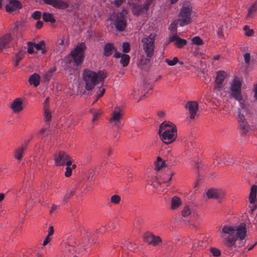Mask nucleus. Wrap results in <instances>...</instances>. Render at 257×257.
<instances>
[{
	"label": "nucleus",
	"instance_id": "obj_8",
	"mask_svg": "<svg viewBox=\"0 0 257 257\" xmlns=\"http://www.w3.org/2000/svg\"><path fill=\"white\" fill-rule=\"evenodd\" d=\"M132 13L134 15L139 16L145 14L149 10L150 3H133L131 5Z\"/></svg>",
	"mask_w": 257,
	"mask_h": 257
},
{
	"label": "nucleus",
	"instance_id": "obj_23",
	"mask_svg": "<svg viewBox=\"0 0 257 257\" xmlns=\"http://www.w3.org/2000/svg\"><path fill=\"white\" fill-rule=\"evenodd\" d=\"M40 81V76L34 73L32 74L29 79V82L31 85H33L35 87H37L39 85Z\"/></svg>",
	"mask_w": 257,
	"mask_h": 257
},
{
	"label": "nucleus",
	"instance_id": "obj_9",
	"mask_svg": "<svg viewBox=\"0 0 257 257\" xmlns=\"http://www.w3.org/2000/svg\"><path fill=\"white\" fill-rule=\"evenodd\" d=\"M241 82L236 79H234L231 84L230 91L231 96L236 100L240 101L242 100L241 94Z\"/></svg>",
	"mask_w": 257,
	"mask_h": 257
},
{
	"label": "nucleus",
	"instance_id": "obj_4",
	"mask_svg": "<svg viewBox=\"0 0 257 257\" xmlns=\"http://www.w3.org/2000/svg\"><path fill=\"white\" fill-rule=\"evenodd\" d=\"M157 35L151 33L149 36H145L142 40V47L147 57L150 60L154 54L155 42Z\"/></svg>",
	"mask_w": 257,
	"mask_h": 257
},
{
	"label": "nucleus",
	"instance_id": "obj_17",
	"mask_svg": "<svg viewBox=\"0 0 257 257\" xmlns=\"http://www.w3.org/2000/svg\"><path fill=\"white\" fill-rule=\"evenodd\" d=\"M23 100L21 98H16L11 104V108L15 113H18L23 109Z\"/></svg>",
	"mask_w": 257,
	"mask_h": 257
},
{
	"label": "nucleus",
	"instance_id": "obj_38",
	"mask_svg": "<svg viewBox=\"0 0 257 257\" xmlns=\"http://www.w3.org/2000/svg\"><path fill=\"white\" fill-rule=\"evenodd\" d=\"M179 61L177 57H174L172 60L166 59L165 62L170 66H174Z\"/></svg>",
	"mask_w": 257,
	"mask_h": 257
},
{
	"label": "nucleus",
	"instance_id": "obj_31",
	"mask_svg": "<svg viewBox=\"0 0 257 257\" xmlns=\"http://www.w3.org/2000/svg\"><path fill=\"white\" fill-rule=\"evenodd\" d=\"M25 149V147H21L18 148L15 153V157L18 160H21L23 157L24 151Z\"/></svg>",
	"mask_w": 257,
	"mask_h": 257
},
{
	"label": "nucleus",
	"instance_id": "obj_43",
	"mask_svg": "<svg viewBox=\"0 0 257 257\" xmlns=\"http://www.w3.org/2000/svg\"><path fill=\"white\" fill-rule=\"evenodd\" d=\"M49 134V131L47 130V128L45 127L42 128L39 132V135L42 137H44L47 136H48Z\"/></svg>",
	"mask_w": 257,
	"mask_h": 257
},
{
	"label": "nucleus",
	"instance_id": "obj_27",
	"mask_svg": "<svg viewBox=\"0 0 257 257\" xmlns=\"http://www.w3.org/2000/svg\"><path fill=\"white\" fill-rule=\"evenodd\" d=\"M23 52L22 51L20 50L15 55L14 58V65L15 66H17L19 65V62L23 58Z\"/></svg>",
	"mask_w": 257,
	"mask_h": 257
},
{
	"label": "nucleus",
	"instance_id": "obj_45",
	"mask_svg": "<svg viewBox=\"0 0 257 257\" xmlns=\"http://www.w3.org/2000/svg\"><path fill=\"white\" fill-rule=\"evenodd\" d=\"M203 242L202 241H195L193 244L192 249L193 250H196L197 249V248L201 247L202 246V244Z\"/></svg>",
	"mask_w": 257,
	"mask_h": 257
},
{
	"label": "nucleus",
	"instance_id": "obj_51",
	"mask_svg": "<svg viewBox=\"0 0 257 257\" xmlns=\"http://www.w3.org/2000/svg\"><path fill=\"white\" fill-rule=\"evenodd\" d=\"M28 53L29 54H32L34 52V48L32 45V43L31 42L28 43Z\"/></svg>",
	"mask_w": 257,
	"mask_h": 257
},
{
	"label": "nucleus",
	"instance_id": "obj_59",
	"mask_svg": "<svg viewBox=\"0 0 257 257\" xmlns=\"http://www.w3.org/2000/svg\"><path fill=\"white\" fill-rule=\"evenodd\" d=\"M57 208V206L55 205H53L51 207V210H50V213H52L53 211L55 210Z\"/></svg>",
	"mask_w": 257,
	"mask_h": 257
},
{
	"label": "nucleus",
	"instance_id": "obj_46",
	"mask_svg": "<svg viewBox=\"0 0 257 257\" xmlns=\"http://www.w3.org/2000/svg\"><path fill=\"white\" fill-rule=\"evenodd\" d=\"M101 111L100 110H98L97 111H94L93 112V118L92 121H94L97 119L99 116L101 114Z\"/></svg>",
	"mask_w": 257,
	"mask_h": 257
},
{
	"label": "nucleus",
	"instance_id": "obj_33",
	"mask_svg": "<svg viewBox=\"0 0 257 257\" xmlns=\"http://www.w3.org/2000/svg\"><path fill=\"white\" fill-rule=\"evenodd\" d=\"M51 112L48 109V106L45 104L44 105V120L45 121H49L51 120Z\"/></svg>",
	"mask_w": 257,
	"mask_h": 257
},
{
	"label": "nucleus",
	"instance_id": "obj_57",
	"mask_svg": "<svg viewBox=\"0 0 257 257\" xmlns=\"http://www.w3.org/2000/svg\"><path fill=\"white\" fill-rule=\"evenodd\" d=\"M115 52V53L113 55V57L114 58H121V56L122 54H121L119 52H117L116 51H114Z\"/></svg>",
	"mask_w": 257,
	"mask_h": 257
},
{
	"label": "nucleus",
	"instance_id": "obj_29",
	"mask_svg": "<svg viewBox=\"0 0 257 257\" xmlns=\"http://www.w3.org/2000/svg\"><path fill=\"white\" fill-rule=\"evenodd\" d=\"M130 57L127 54H122L120 60V63L123 67H126L129 63Z\"/></svg>",
	"mask_w": 257,
	"mask_h": 257
},
{
	"label": "nucleus",
	"instance_id": "obj_16",
	"mask_svg": "<svg viewBox=\"0 0 257 257\" xmlns=\"http://www.w3.org/2000/svg\"><path fill=\"white\" fill-rule=\"evenodd\" d=\"M22 4L18 0H10L6 6V10L8 12H13L21 9Z\"/></svg>",
	"mask_w": 257,
	"mask_h": 257
},
{
	"label": "nucleus",
	"instance_id": "obj_52",
	"mask_svg": "<svg viewBox=\"0 0 257 257\" xmlns=\"http://www.w3.org/2000/svg\"><path fill=\"white\" fill-rule=\"evenodd\" d=\"M125 0H114L113 4L116 7H119Z\"/></svg>",
	"mask_w": 257,
	"mask_h": 257
},
{
	"label": "nucleus",
	"instance_id": "obj_36",
	"mask_svg": "<svg viewBox=\"0 0 257 257\" xmlns=\"http://www.w3.org/2000/svg\"><path fill=\"white\" fill-rule=\"evenodd\" d=\"M191 41L193 44H195L196 45L200 46L203 44V41L198 36H195V37H193Z\"/></svg>",
	"mask_w": 257,
	"mask_h": 257
},
{
	"label": "nucleus",
	"instance_id": "obj_62",
	"mask_svg": "<svg viewBox=\"0 0 257 257\" xmlns=\"http://www.w3.org/2000/svg\"><path fill=\"white\" fill-rule=\"evenodd\" d=\"M5 198V194L4 193H0V202L2 201Z\"/></svg>",
	"mask_w": 257,
	"mask_h": 257
},
{
	"label": "nucleus",
	"instance_id": "obj_63",
	"mask_svg": "<svg viewBox=\"0 0 257 257\" xmlns=\"http://www.w3.org/2000/svg\"><path fill=\"white\" fill-rule=\"evenodd\" d=\"M220 58V55H217L213 57V60H218Z\"/></svg>",
	"mask_w": 257,
	"mask_h": 257
},
{
	"label": "nucleus",
	"instance_id": "obj_53",
	"mask_svg": "<svg viewBox=\"0 0 257 257\" xmlns=\"http://www.w3.org/2000/svg\"><path fill=\"white\" fill-rule=\"evenodd\" d=\"M105 92V89L104 88H102L101 90H100V93L98 94L97 95V99L95 100L93 103H94L95 102H96V101L98 99H99L100 97H101V96H102V95L104 94Z\"/></svg>",
	"mask_w": 257,
	"mask_h": 257
},
{
	"label": "nucleus",
	"instance_id": "obj_37",
	"mask_svg": "<svg viewBox=\"0 0 257 257\" xmlns=\"http://www.w3.org/2000/svg\"><path fill=\"white\" fill-rule=\"evenodd\" d=\"M191 214V210L189 207L188 206L186 205L185 206L182 211V216L184 217H187Z\"/></svg>",
	"mask_w": 257,
	"mask_h": 257
},
{
	"label": "nucleus",
	"instance_id": "obj_35",
	"mask_svg": "<svg viewBox=\"0 0 257 257\" xmlns=\"http://www.w3.org/2000/svg\"><path fill=\"white\" fill-rule=\"evenodd\" d=\"M165 166V162L162 160V158L160 157H158L156 164V167L157 169L158 170H159Z\"/></svg>",
	"mask_w": 257,
	"mask_h": 257
},
{
	"label": "nucleus",
	"instance_id": "obj_61",
	"mask_svg": "<svg viewBox=\"0 0 257 257\" xmlns=\"http://www.w3.org/2000/svg\"><path fill=\"white\" fill-rule=\"evenodd\" d=\"M217 34L220 37L223 34V32H222V31L221 29H219L218 31H217Z\"/></svg>",
	"mask_w": 257,
	"mask_h": 257
},
{
	"label": "nucleus",
	"instance_id": "obj_12",
	"mask_svg": "<svg viewBox=\"0 0 257 257\" xmlns=\"http://www.w3.org/2000/svg\"><path fill=\"white\" fill-rule=\"evenodd\" d=\"M144 240L148 244L153 246L159 245L162 239L159 236H156L151 232H146L144 235Z\"/></svg>",
	"mask_w": 257,
	"mask_h": 257
},
{
	"label": "nucleus",
	"instance_id": "obj_18",
	"mask_svg": "<svg viewBox=\"0 0 257 257\" xmlns=\"http://www.w3.org/2000/svg\"><path fill=\"white\" fill-rule=\"evenodd\" d=\"M223 193L221 190L210 189L206 192L208 198H220L223 196Z\"/></svg>",
	"mask_w": 257,
	"mask_h": 257
},
{
	"label": "nucleus",
	"instance_id": "obj_28",
	"mask_svg": "<svg viewBox=\"0 0 257 257\" xmlns=\"http://www.w3.org/2000/svg\"><path fill=\"white\" fill-rule=\"evenodd\" d=\"M173 175L174 173H172L171 170H168L167 174L162 176L161 177V180H162L163 183H168L169 181L171 180Z\"/></svg>",
	"mask_w": 257,
	"mask_h": 257
},
{
	"label": "nucleus",
	"instance_id": "obj_49",
	"mask_svg": "<svg viewBox=\"0 0 257 257\" xmlns=\"http://www.w3.org/2000/svg\"><path fill=\"white\" fill-rule=\"evenodd\" d=\"M244 59L246 64H249L250 61V54L248 53H245L244 55Z\"/></svg>",
	"mask_w": 257,
	"mask_h": 257
},
{
	"label": "nucleus",
	"instance_id": "obj_54",
	"mask_svg": "<svg viewBox=\"0 0 257 257\" xmlns=\"http://www.w3.org/2000/svg\"><path fill=\"white\" fill-rule=\"evenodd\" d=\"M54 233V228H53V227L52 226H50L49 227V229H48V234L47 235L50 236H51Z\"/></svg>",
	"mask_w": 257,
	"mask_h": 257
},
{
	"label": "nucleus",
	"instance_id": "obj_6",
	"mask_svg": "<svg viewBox=\"0 0 257 257\" xmlns=\"http://www.w3.org/2000/svg\"><path fill=\"white\" fill-rule=\"evenodd\" d=\"M86 49L84 43H79L76 47L71 51L70 55L76 65H81L84 59V51Z\"/></svg>",
	"mask_w": 257,
	"mask_h": 257
},
{
	"label": "nucleus",
	"instance_id": "obj_44",
	"mask_svg": "<svg viewBox=\"0 0 257 257\" xmlns=\"http://www.w3.org/2000/svg\"><path fill=\"white\" fill-rule=\"evenodd\" d=\"M75 191L73 190H71L69 192H68L63 197V200L66 201L73 196L74 194Z\"/></svg>",
	"mask_w": 257,
	"mask_h": 257
},
{
	"label": "nucleus",
	"instance_id": "obj_11",
	"mask_svg": "<svg viewBox=\"0 0 257 257\" xmlns=\"http://www.w3.org/2000/svg\"><path fill=\"white\" fill-rule=\"evenodd\" d=\"M55 164L56 166L66 165L67 161L71 160V157L64 151H59L54 155Z\"/></svg>",
	"mask_w": 257,
	"mask_h": 257
},
{
	"label": "nucleus",
	"instance_id": "obj_30",
	"mask_svg": "<svg viewBox=\"0 0 257 257\" xmlns=\"http://www.w3.org/2000/svg\"><path fill=\"white\" fill-rule=\"evenodd\" d=\"M257 10V3H254L248 10L247 17L248 18L252 17L253 14L256 12Z\"/></svg>",
	"mask_w": 257,
	"mask_h": 257
},
{
	"label": "nucleus",
	"instance_id": "obj_13",
	"mask_svg": "<svg viewBox=\"0 0 257 257\" xmlns=\"http://www.w3.org/2000/svg\"><path fill=\"white\" fill-rule=\"evenodd\" d=\"M44 4L50 5L53 7L58 9H67L69 5L67 2L61 0H42Z\"/></svg>",
	"mask_w": 257,
	"mask_h": 257
},
{
	"label": "nucleus",
	"instance_id": "obj_22",
	"mask_svg": "<svg viewBox=\"0 0 257 257\" xmlns=\"http://www.w3.org/2000/svg\"><path fill=\"white\" fill-rule=\"evenodd\" d=\"M121 116L120 113V110L118 108H116L113 111L112 117L110 118V122H114L115 124H117L119 122Z\"/></svg>",
	"mask_w": 257,
	"mask_h": 257
},
{
	"label": "nucleus",
	"instance_id": "obj_60",
	"mask_svg": "<svg viewBox=\"0 0 257 257\" xmlns=\"http://www.w3.org/2000/svg\"><path fill=\"white\" fill-rule=\"evenodd\" d=\"M257 244V242H255L253 245H251L250 246L248 247L247 248V250L248 251H250L253 249V248L254 247V246Z\"/></svg>",
	"mask_w": 257,
	"mask_h": 257
},
{
	"label": "nucleus",
	"instance_id": "obj_21",
	"mask_svg": "<svg viewBox=\"0 0 257 257\" xmlns=\"http://www.w3.org/2000/svg\"><path fill=\"white\" fill-rule=\"evenodd\" d=\"M257 186L253 185L251 186L249 194V202L251 204H254L256 201Z\"/></svg>",
	"mask_w": 257,
	"mask_h": 257
},
{
	"label": "nucleus",
	"instance_id": "obj_50",
	"mask_svg": "<svg viewBox=\"0 0 257 257\" xmlns=\"http://www.w3.org/2000/svg\"><path fill=\"white\" fill-rule=\"evenodd\" d=\"M52 76V71H48L44 76L45 80L49 81Z\"/></svg>",
	"mask_w": 257,
	"mask_h": 257
},
{
	"label": "nucleus",
	"instance_id": "obj_24",
	"mask_svg": "<svg viewBox=\"0 0 257 257\" xmlns=\"http://www.w3.org/2000/svg\"><path fill=\"white\" fill-rule=\"evenodd\" d=\"M11 40V37L10 34H7L4 37L0 38V50H2L3 48L9 44Z\"/></svg>",
	"mask_w": 257,
	"mask_h": 257
},
{
	"label": "nucleus",
	"instance_id": "obj_64",
	"mask_svg": "<svg viewBox=\"0 0 257 257\" xmlns=\"http://www.w3.org/2000/svg\"><path fill=\"white\" fill-rule=\"evenodd\" d=\"M158 115L160 116V117H162V116H163L164 115V113L163 112H159V113H158Z\"/></svg>",
	"mask_w": 257,
	"mask_h": 257
},
{
	"label": "nucleus",
	"instance_id": "obj_58",
	"mask_svg": "<svg viewBox=\"0 0 257 257\" xmlns=\"http://www.w3.org/2000/svg\"><path fill=\"white\" fill-rule=\"evenodd\" d=\"M254 96L256 100H257V83L254 88Z\"/></svg>",
	"mask_w": 257,
	"mask_h": 257
},
{
	"label": "nucleus",
	"instance_id": "obj_5",
	"mask_svg": "<svg viewBox=\"0 0 257 257\" xmlns=\"http://www.w3.org/2000/svg\"><path fill=\"white\" fill-rule=\"evenodd\" d=\"M128 18L127 12L125 9H122L114 15L112 21L117 30L121 32L125 30Z\"/></svg>",
	"mask_w": 257,
	"mask_h": 257
},
{
	"label": "nucleus",
	"instance_id": "obj_20",
	"mask_svg": "<svg viewBox=\"0 0 257 257\" xmlns=\"http://www.w3.org/2000/svg\"><path fill=\"white\" fill-rule=\"evenodd\" d=\"M170 41L175 42V45L178 48H182L187 44L186 40L181 39L176 35L170 37Z\"/></svg>",
	"mask_w": 257,
	"mask_h": 257
},
{
	"label": "nucleus",
	"instance_id": "obj_26",
	"mask_svg": "<svg viewBox=\"0 0 257 257\" xmlns=\"http://www.w3.org/2000/svg\"><path fill=\"white\" fill-rule=\"evenodd\" d=\"M42 18L44 21L46 22H50L51 23H54L56 20L54 18L52 14L44 12L42 15Z\"/></svg>",
	"mask_w": 257,
	"mask_h": 257
},
{
	"label": "nucleus",
	"instance_id": "obj_2",
	"mask_svg": "<svg viewBox=\"0 0 257 257\" xmlns=\"http://www.w3.org/2000/svg\"><path fill=\"white\" fill-rule=\"evenodd\" d=\"M106 77V74L101 71L96 73L89 69L84 70L83 73V80L85 84L86 89L92 90L97 84L102 83Z\"/></svg>",
	"mask_w": 257,
	"mask_h": 257
},
{
	"label": "nucleus",
	"instance_id": "obj_25",
	"mask_svg": "<svg viewBox=\"0 0 257 257\" xmlns=\"http://www.w3.org/2000/svg\"><path fill=\"white\" fill-rule=\"evenodd\" d=\"M182 204V201L178 197L175 196L171 199V208L176 209L178 208Z\"/></svg>",
	"mask_w": 257,
	"mask_h": 257
},
{
	"label": "nucleus",
	"instance_id": "obj_40",
	"mask_svg": "<svg viewBox=\"0 0 257 257\" xmlns=\"http://www.w3.org/2000/svg\"><path fill=\"white\" fill-rule=\"evenodd\" d=\"M210 252L212 253L213 256H219L221 254V251L219 249L215 248V247H211L210 248Z\"/></svg>",
	"mask_w": 257,
	"mask_h": 257
},
{
	"label": "nucleus",
	"instance_id": "obj_32",
	"mask_svg": "<svg viewBox=\"0 0 257 257\" xmlns=\"http://www.w3.org/2000/svg\"><path fill=\"white\" fill-rule=\"evenodd\" d=\"M76 242L73 241H69L68 244L66 247V251H69L70 253H72L74 251H76V248L75 247Z\"/></svg>",
	"mask_w": 257,
	"mask_h": 257
},
{
	"label": "nucleus",
	"instance_id": "obj_19",
	"mask_svg": "<svg viewBox=\"0 0 257 257\" xmlns=\"http://www.w3.org/2000/svg\"><path fill=\"white\" fill-rule=\"evenodd\" d=\"M116 51V48L113 44L108 43L104 45L103 47V55L105 57H109L111 56L114 51Z\"/></svg>",
	"mask_w": 257,
	"mask_h": 257
},
{
	"label": "nucleus",
	"instance_id": "obj_10",
	"mask_svg": "<svg viewBox=\"0 0 257 257\" xmlns=\"http://www.w3.org/2000/svg\"><path fill=\"white\" fill-rule=\"evenodd\" d=\"M226 76V73L223 71H219L217 73V75L215 80V85L214 91L216 93L220 92L223 87V82Z\"/></svg>",
	"mask_w": 257,
	"mask_h": 257
},
{
	"label": "nucleus",
	"instance_id": "obj_48",
	"mask_svg": "<svg viewBox=\"0 0 257 257\" xmlns=\"http://www.w3.org/2000/svg\"><path fill=\"white\" fill-rule=\"evenodd\" d=\"M44 46V43L43 42L34 44V47L37 50H42Z\"/></svg>",
	"mask_w": 257,
	"mask_h": 257
},
{
	"label": "nucleus",
	"instance_id": "obj_3",
	"mask_svg": "<svg viewBox=\"0 0 257 257\" xmlns=\"http://www.w3.org/2000/svg\"><path fill=\"white\" fill-rule=\"evenodd\" d=\"M159 134L164 143L170 144L175 140L177 137L176 126L171 122L164 121L160 125Z\"/></svg>",
	"mask_w": 257,
	"mask_h": 257
},
{
	"label": "nucleus",
	"instance_id": "obj_47",
	"mask_svg": "<svg viewBox=\"0 0 257 257\" xmlns=\"http://www.w3.org/2000/svg\"><path fill=\"white\" fill-rule=\"evenodd\" d=\"M41 13L40 11H35L32 15V17L35 20H39L41 17Z\"/></svg>",
	"mask_w": 257,
	"mask_h": 257
},
{
	"label": "nucleus",
	"instance_id": "obj_41",
	"mask_svg": "<svg viewBox=\"0 0 257 257\" xmlns=\"http://www.w3.org/2000/svg\"><path fill=\"white\" fill-rule=\"evenodd\" d=\"M243 29L245 36H251L253 35V30L249 29L247 26H244Z\"/></svg>",
	"mask_w": 257,
	"mask_h": 257
},
{
	"label": "nucleus",
	"instance_id": "obj_1",
	"mask_svg": "<svg viewBox=\"0 0 257 257\" xmlns=\"http://www.w3.org/2000/svg\"><path fill=\"white\" fill-rule=\"evenodd\" d=\"M223 233L229 234V236L225 238V245L228 247H236L235 241L239 239L240 242L238 245L239 247L243 245L244 242L243 240L245 238L246 234V230L244 224L240 225L237 226L232 227L230 226H224L222 229Z\"/></svg>",
	"mask_w": 257,
	"mask_h": 257
},
{
	"label": "nucleus",
	"instance_id": "obj_15",
	"mask_svg": "<svg viewBox=\"0 0 257 257\" xmlns=\"http://www.w3.org/2000/svg\"><path fill=\"white\" fill-rule=\"evenodd\" d=\"M185 107L189 110L190 118L192 119H194L198 109V103L194 101H188L186 103Z\"/></svg>",
	"mask_w": 257,
	"mask_h": 257
},
{
	"label": "nucleus",
	"instance_id": "obj_34",
	"mask_svg": "<svg viewBox=\"0 0 257 257\" xmlns=\"http://www.w3.org/2000/svg\"><path fill=\"white\" fill-rule=\"evenodd\" d=\"M72 164L71 160H69L66 162L67 167L66 168V172L65 173V175L66 177H70L72 174V168L70 166Z\"/></svg>",
	"mask_w": 257,
	"mask_h": 257
},
{
	"label": "nucleus",
	"instance_id": "obj_42",
	"mask_svg": "<svg viewBox=\"0 0 257 257\" xmlns=\"http://www.w3.org/2000/svg\"><path fill=\"white\" fill-rule=\"evenodd\" d=\"M130 51V45L127 42H124L122 44V51L124 53H128Z\"/></svg>",
	"mask_w": 257,
	"mask_h": 257
},
{
	"label": "nucleus",
	"instance_id": "obj_55",
	"mask_svg": "<svg viewBox=\"0 0 257 257\" xmlns=\"http://www.w3.org/2000/svg\"><path fill=\"white\" fill-rule=\"evenodd\" d=\"M43 25V22L40 21H37L36 23V27L37 29H40Z\"/></svg>",
	"mask_w": 257,
	"mask_h": 257
},
{
	"label": "nucleus",
	"instance_id": "obj_39",
	"mask_svg": "<svg viewBox=\"0 0 257 257\" xmlns=\"http://www.w3.org/2000/svg\"><path fill=\"white\" fill-rule=\"evenodd\" d=\"M111 202L114 204H118L120 201V197L117 195H113L110 198Z\"/></svg>",
	"mask_w": 257,
	"mask_h": 257
},
{
	"label": "nucleus",
	"instance_id": "obj_56",
	"mask_svg": "<svg viewBox=\"0 0 257 257\" xmlns=\"http://www.w3.org/2000/svg\"><path fill=\"white\" fill-rule=\"evenodd\" d=\"M50 240V236L48 235H47L46 237L45 238L43 242V245L44 246L46 245Z\"/></svg>",
	"mask_w": 257,
	"mask_h": 257
},
{
	"label": "nucleus",
	"instance_id": "obj_14",
	"mask_svg": "<svg viewBox=\"0 0 257 257\" xmlns=\"http://www.w3.org/2000/svg\"><path fill=\"white\" fill-rule=\"evenodd\" d=\"M237 121L239 123V128L241 130L242 133L246 134L249 130V125L240 111L238 112Z\"/></svg>",
	"mask_w": 257,
	"mask_h": 257
},
{
	"label": "nucleus",
	"instance_id": "obj_7",
	"mask_svg": "<svg viewBox=\"0 0 257 257\" xmlns=\"http://www.w3.org/2000/svg\"><path fill=\"white\" fill-rule=\"evenodd\" d=\"M191 12L192 10L189 7H184L181 9L177 21L180 26L183 27L191 22Z\"/></svg>",
	"mask_w": 257,
	"mask_h": 257
}]
</instances>
